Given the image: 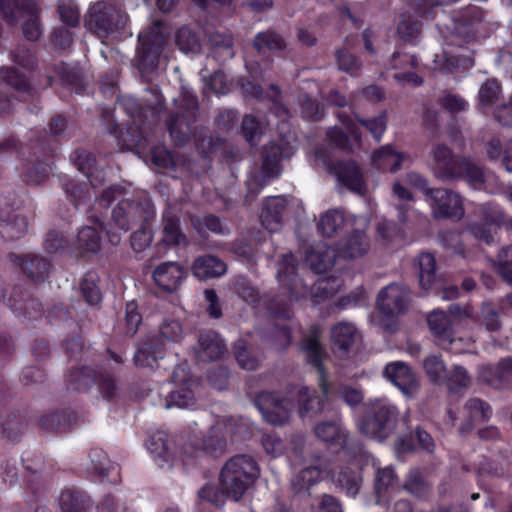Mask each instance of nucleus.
Instances as JSON below:
<instances>
[{
    "label": "nucleus",
    "mask_w": 512,
    "mask_h": 512,
    "mask_svg": "<svg viewBox=\"0 0 512 512\" xmlns=\"http://www.w3.org/2000/svg\"><path fill=\"white\" fill-rule=\"evenodd\" d=\"M180 111L172 113L167 121V129L172 140L177 145H184L193 133V123L196 121L198 101L196 96L184 89L179 99H174Z\"/></svg>",
    "instance_id": "nucleus-10"
},
{
    "label": "nucleus",
    "mask_w": 512,
    "mask_h": 512,
    "mask_svg": "<svg viewBox=\"0 0 512 512\" xmlns=\"http://www.w3.org/2000/svg\"><path fill=\"white\" fill-rule=\"evenodd\" d=\"M410 301V290L402 283L393 282L379 291L376 305L384 316L397 317L407 311Z\"/></svg>",
    "instance_id": "nucleus-16"
},
{
    "label": "nucleus",
    "mask_w": 512,
    "mask_h": 512,
    "mask_svg": "<svg viewBox=\"0 0 512 512\" xmlns=\"http://www.w3.org/2000/svg\"><path fill=\"white\" fill-rule=\"evenodd\" d=\"M427 322L437 344L443 349L455 351L452 347L455 342L453 321L448 314L435 310L428 315Z\"/></svg>",
    "instance_id": "nucleus-24"
},
{
    "label": "nucleus",
    "mask_w": 512,
    "mask_h": 512,
    "mask_svg": "<svg viewBox=\"0 0 512 512\" xmlns=\"http://www.w3.org/2000/svg\"><path fill=\"white\" fill-rule=\"evenodd\" d=\"M339 122L345 126L349 135L340 127L334 126L328 129L326 136L336 147L341 150L348 151L352 148V140L360 144L361 132L359 126L354 121L353 116L345 111H338L335 113Z\"/></svg>",
    "instance_id": "nucleus-19"
},
{
    "label": "nucleus",
    "mask_w": 512,
    "mask_h": 512,
    "mask_svg": "<svg viewBox=\"0 0 512 512\" xmlns=\"http://www.w3.org/2000/svg\"><path fill=\"white\" fill-rule=\"evenodd\" d=\"M153 280L166 292L178 290L186 277V272L177 262L168 261L158 265L153 271Z\"/></svg>",
    "instance_id": "nucleus-23"
},
{
    "label": "nucleus",
    "mask_w": 512,
    "mask_h": 512,
    "mask_svg": "<svg viewBox=\"0 0 512 512\" xmlns=\"http://www.w3.org/2000/svg\"><path fill=\"white\" fill-rule=\"evenodd\" d=\"M183 337V328L178 320H165L158 334L150 335L137 348L134 354L136 366L154 368L166 349V341L179 342Z\"/></svg>",
    "instance_id": "nucleus-7"
},
{
    "label": "nucleus",
    "mask_w": 512,
    "mask_h": 512,
    "mask_svg": "<svg viewBox=\"0 0 512 512\" xmlns=\"http://www.w3.org/2000/svg\"><path fill=\"white\" fill-rule=\"evenodd\" d=\"M296 151V146L289 139H281L279 143L272 142L264 146L262 151L261 171L267 177L275 178L280 174V161L290 158Z\"/></svg>",
    "instance_id": "nucleus-20"
},
{
    "label": "nucleus",
    "mask_w": 512,
    "mask_h": 512,
    "mask_svg": "<svg viewBox=\"0 0 512 512\" xmlns=\"http://www.w3.org/2000/svg\"><path fill=\"white\" fill-rule=\"evenodd\" d=\"M397 33L405 42L416 44L421 34V23L411 15L402 14Z\"/></svg>",
    "instance_id": "nucleus-55"
},
{
    "label": "nucleus",
    "mask_w": 512,
    "mask_h": 512,
    "mask_svg": "<svg viewBox=\"0 0 512 512\" xmlns=\"http://www.w3.org/2000/svg\"><path fill=\"white\" fill-rule=\"evenodd\" d=\"M314 433L318 439L329 443L336 450H346L353 456L362 452L361 442L349 437L347 430L338 418L318 423L314 428Z\"/></svg>",
    "instance_id": "nucleus-14"
},
{
    "label": "nucleus",
    "mask_w": 512,
    "mask_h": 512,
    "mask_svg": "<svg viewBox=\"0 0 512 512\" xmlns=\"http://www.w3.org/2000/svg\"><path fill=\"white\" fill-rule=\"evenodd\" d=\"M187 243V238L180 227L178 214L171 207H167L162 215V238L159 246H185Z\"/></svg>",
    "instance_id": "nucleus-27"
},
{
    "label": "nucleus",
    "mask_w": 512,
    "mask_h": 512,
    "mask_svg": "<svg viewBox=\"0 0 512 512\" xmlns=\"http://www.w3.org/2000/svg\"><path fill=\"white\" fill-rule=\"evenodd\" d=\"M24 480L31 489L33 484L49 473L46 461L41 454H27L22 457Z\"/></svg>",
    "instance_id": "nucleus-44"
},
{
    "label": "nucleus",
    "mask_w": 512,
    "mask_h": 512,
    "mask_svg": "<svg viewBox=\"0 0 512 512\" xmlns=\"http://www.w3.org/2000/svg\"><path fill=\"white\" fill-rule=\"evenodd\" d=\"M345 222L344 215L341 211L333 209L325 212L319 222L318 231L323 235L330 237L340 229Z\"/></svg>",
    "instance_id": "nucleus-58"
},
{
    "label": "nucleus",
    "mask_w": 512,
    "mask_h": 512,
    "mask_svg": "<svg viewBox=\"0 0 512 512\" xmlns=\"http://www.w3.org/2000/svg\"><path fill=\"white\" fill-rule=\"evenodd\" d=\"M262 171L251 173L246 180L247 193L245 195V203L250 205L261 192V190L269 183V179Z\"/></svg>",
    "instance_id": "nucleus-63"
},
{
    "label": "nucleus",
    "mask_w": 512,
    "mask_h": 512,
    "mask_svg": "<svg viewBox=\"0 0 512 512\" xmlns=\"http://www.w3.org/2000/svg\"><path fill=\"white\" fill-rule=\"evenodd\" d=\"M167 33L161 22H155L138 35L137 67L143 77H148L157 68Z\"/></svg>",
    "instance_id": "nucleus-9"
},
{
    "label": "nucleus",
    "mask_w": 512,
    "mask_h": 512,
    "mask_svg": "<svg viewBox=\"0 0 512 512\" xmlns=\"http://www.w3.org/2000/svg\"><path fill=\"white\" fill-rule=\"evenodd\" d=\"M29 149V157L21 167V176L28 185H39L49 176V159L55 151L54 141L44 131H33Z\"/></svg>",
    "instance_id": "nucleus-6"
},
{
    "label": "nucleus",
    "mask_w": 512,
    "mask_h": 512,
    "mask_svg": "<svg viewBox=\"0 0 512 512\" xmlns=\"http://www.w3.org/2000/svg\"><path fill=\"white\" fill-rule=\"evenodd\" d=\"M254 403L265 421L272 425H283L290 417L294 402L278 393L262 391L255 397Z\"/></svg>",
    "instance_id": "nucleus-15"
},
{
    "label": "nucleus",
    "mask_w": 512,
    "mask_h": 512,
    "mask_svg": "<svg viewBox=\"0 0 512 512\" xmlns=\"http://www.w3.org/2000/svg\"><path fill=\"white\" fill-rule=\"evenodd\" d=\"M277 279L289 293V300L277 296L270 301L268 309L275 317L288 320L293 315L291 302L306 298L310 292L309 285L298 274L297 261L292 253L282 255L277 264Z\"/></svg>",
    "instance_id": "nucleus-2"
},
{
    "label": "nucleus",
    "mask_w": 512,
    "mask_h": 512,
    "mask_svg": "<svg viewBox=\"0 0 512 512\" xmlns=\"http://www.w3.org/2000/svg\"><path fill=\"white\" fill-rule=\"evenodd\" d=\"M336 253L333 249L319 243L305 253L306 263L318 274L325 273L335 264Z\"/></svg>",
    "instance_id": "nucleus-35"
},
{
    "label": "nucleus",
    "mask_w": 512,
    "mask_h": 512,
    "mask_svg": "<svg viewBox=\"0 0 512 512\" xmlns=\"http://www.w3.org/2000/svg\"><path fill=\"white\" fill-rule=\"evenodd\" d=\"M20 264L27 276L35 281L44 280L50 268L48 260L36 254H27Z\"/></svg>",
    "instance_id": "nucleus-47"
},
{
    "label": "nucleus",
    "mask_w": 512,
    "mask_h": 512,
    "mask_svg": "<svg viewBox=\"0 0 512 512\" xmlns=\"http://www.w3.org/2000/svg\"><path fill=\"white\" fill-rule=\"evenodd\" d=\"M154 216L155 207L150 199L144 198L141 201H134L124 198L113 209L112 222L121 231L126 233L134 225L149 223Z\"/></svg>",
    "instance_id": "nucleus-12"
},
{
    "label": "nucleus",
    "mask_w": 512,
    "mask_h": 512,
    "mask_svg": "<svg viewBox=\"0 0 512 512\" xmlns=\"http://www.w3.org/2000/svg\"><path fill=\"white\" fill-rule=\"evenodd\" d=\"M120 106L132 118L134 126L144 134V109L133 97H124Z\"/></svg>",
    "instance_id": "nucleus-64"
},
{
    "label": "nucleus",
    "mask_w": 512,
    "mask_h": 512,
    "mask_svg": "<svg viewBox=\"0 0 512 512\" xmlns=\"http://www.w3.org/2000/svg\"><path fill=\"white\" fill-rule=\"evenodd\" d=\"M226 270V264L214 255L199 256L192 265L193 275L199 280L221 277Z\"/></svg>",
    "instance_id": "nucleus-34"
},
{
    "label": "nucleus",
    "mask_w": 512,
    "mask_h": 512,
    "mask_svg": "<svg viewBox=\"0 0 512 512\" xmlns=\"http://www.w3.org/2000/svg\"><path fill=\"white\" fill-rule=\"evenodd\" d=\"M196 358L207 362L220 359L227 352L224 339L213 330H202L198 335V343L194 347Z\"/></svg>",
    "instance_id": "nucleus-22"
},
{
    "label": "nucleus",
    "mask_w": 512,
    "mask_h": 512,
    "mask_svg": "<svg viewBox=\"0 0 512 512\" xmlns=\"http://www.w3.org/2000/svg\"><path fill=\"white\" fill-rule=\"evenodd\" d=\"M370 241L363 229H355L338 245V254L342 258H356L367 253Z\"/></svg>",
    "instance_id": "nucleus-33"
},
{
    "label": "nucleus",
    "mask_w": 512,
    "mask_h": 512,
    "mask_svg": "<svg viewBox=\"0 0 512 512\" xmlns=\"http://www.w3.org/2000/svg\"><path fill=\"white\" fill-rule=\"evenodd\" d=\"M0 203V236L7 241L20 239L27 231L25 216L14 209H6Z\"/></svg>",
    "instance_id": "nucleus-25"
},
{
    "label": "nucleus",
    "mask_w": 512,
    "mask_h": 512,
    "mask_svg": "<svg viewBox=\"0 0 512 512\" xmlns=\"http://www.w3.org/2000/svg\"><path fill=\"white\" fill-rule=\"evenodd\" d=\"M435 218H452L459 220L464 215L461 196L449 189L437 188L429 191L427 198Z\"/></svg>",
    "instance_id": "nucleus-18"
},
{
    "label": "nucleus",
    "mask_w": 512,
    "mask_h": 512,
    "mask_svg": "<svg viewBox=\"0 0 512 512\" xmlns=\"http://www.w3.org/2000/svg\"><path fill=\"white\" fill-rule=\"evenodd\" d=\"M430 155L432 172L437 179L444 182L459 179V167L465 156L455 154L443 143L434 144Z\"/></svg>",
    "instance_id": "nucleus-17"
},
{
    "label": "nucleus",
    "mask_w": 512,
    "mask_h": 512,
    "mask_svg": "<svg viewBox=\"0 0 512 512\" xmlns=\"http://www.w3.org/2000/svg\"><path fill=\"white\" fill-rule=\"evenodd\" d=\"M350 114L353 116V119L357 125L360 124L363 126L377 142L381 140L387 127V117L385 111L380 113L378 116L369 119L361 118L354 112Z\"/></svg>",
    "instance_id": "nucleus-57"
},
{
    "label": "nucleus",
    "mask_w": 512,
    "mask_h": 512,
    "mask_svg": "<svg viewBox=\"0 0 512 512\" xmlns=\"http://www.w3.org/2000/svg\"><path fill=\"white\" fill-rule=\"evenodd\" d=\"M59 506L61 512H88L91 501L83 491L66 489L59 497Z\"/></svg>",
    "instance_id": "nucleus-43"
},
{
    "label": "nucleus",
    "mask_w": 512,
    "mask_h": 512,
    "mask_svg": "<svg viewBox=\"0 0 512 512\" xmlns=\"http://www.w3.org/2000/svg\"><path fill=\"white\" fill-rule=\"evenodd\" d=\"M406 160H409L408 156L395 152L390 145L381 147L372 156L373 165L377 169L388 170L392 173L397 172Z\"/></svg>",
    "instance_id": "nucleus-41"
},
{
    "label": "nucleus",
    "mask_w": 512,
    "mask_h": 512,
    "mask_svg": "<svg viewBox=\"0 0 512 512\" xmlns=\"http://www.w3.org/2000/svg\"><path fill=\"white\" fill-rule=\"evenodd\" d=\"M423 369L433 384H443L447 378V367L441 355L427 356L423 361Z\"/></svg>",
    "instance_id": "nucleus-51"
},
{
    "label": "nucleus",
    "mask_w": 512,
    "mask_h": 512,
    "mask_svg": "<svg viewBox=\"0 0 512 512\" xmlns=\"http://www.w3.org/2000/svg\"><path fill=\"white\" fill-rule=\"evenodd\" d=\"M74 166L89 179L92 187H98L104 180V171L95 167V157L85 149H77L70 156Z\"/></svg>",
    "instance_id": "nucleus-32"
},
{
    "label": "nucleus",
    "mask_w": 512,
    "mask_h": 512,
    "mask_svg": "<svg viewBox=\"0 0 512 512\" xmlns=\"http://www.w3.org/2000/svg\"><path fill=\"white\" fill-rule=\"evenodd\" d=\"M100 369L92 367L76 368L70 371L68 383L78 391H87L98 379Z\"/></svg>",
    "instance_id": "nucleus-48"
},
{
    "label": "nucleus",
    "mask_w": 512,
    "mask_h": 512,
    "mask_svg": "<svg viewBox=\"0 0 512 512\" xmlns=\"http://www.w3.org/2000/svg\"><path fill=\"white\" fill-rule=\"evenodd\" d=\"M396 482V475L393 469L386 467L378 469L375 474V493L377 496L376 503L379 505H385L388 500L385 498V494L394 487Z\"/></svg>",
    "instance_id": "nucleus-53"
},
{
    "label": "nucleus",
    "mask_w": 512,
    "mask_h": 512,
    "mask_svg": "<svg viewBox=\"0 0 512 512\" xmlns=\"http://www.w3.org/2000/svg\"><path fill=\"white\" fill-rule=\"evenodd\" d=\"M258 476V465L251 456L235 455L226 461L220 471V488L228 498L239 501Z\"/></svg>",
    "instance_id": "nucleus-4"
},
{
    "label": "nucleus",
    "mask_w": 512,
    "mask_h": 512,
    "mask_svg": "<svg viewBox=\"0 0 512 512\" xmlns=\"http://www.w3.org/2000/svg\"><path fill=\"white\" fill-rule=\"evenodd\" d=\"M101 249V238L96 228L91 226L83 227L77 236L75 250L81 256L97 254Z\"/></svg>",
    "instance_id": "nucleus-45"
},
{
    "label": "nucleus",
    "mask_w": 512,
    "mask_h": 512,
    "mask_svg": "<svg viewBox=\"0 0 512 512\" xmlns=\"http://www.w3.org/2000/svg\"><path fill=\"white\" fill-rule=\"evenodd\" d=\"M323 468L322 456L320 454H314L311 463L293 477L291 487L294 493L301 494L308 492L310 487L321 479Z\"/></svg>",
    "instance_id": "nucleus-29"
},
{
    "label": "nucleus",
    "mask_w": 512,
    "mask_h": 512,
    "mask_svg": "<svg viewBox=\"0 0 512 512\" xmlns=\"http://www.w3.org/2000/svg\"><path fill=\"white\" fill-rule=\"evenodd\" d=\"M90 465L88 471L98 477L100 481L109 480L118 482V466L111 462L107 453L101 448H92L89 452Z\"/></svg>",
    "instance_id": "nucleus-28"
},
{
    "label": "nucleus",
    "mask_w": 512,
    "mask_h": 512,
    "mask_svg": "<svg viewBox=\"0 0 512 512\" xmlns=\"http://www.w3.org/2000/svg\"><path fill=\"white\" fill-rule=\"evenodd\" d=\"M99 277L96 272L85 274L81 282V292L89 305H97L101 300V292L98 287Z\"/></svg>",
    "instance_id": "nucleus-60"
},
{
    "label": "nucleus",
    "mask_w": 512,
    "mask_h": 512,
    "mask_svg": "<svg viewBox=\"0 0 512 512\" xmlns=\"http://www.w3.org/2000/svg\"><path fill=\"white\" fill-rule=\"evenodd\" d=\"M400 412L388 398L369 399L358 427L361 433L378 442L391 437L398 425Z\"/></svg>",
    "instance_id": "nucleus-3"
},
{
    "label": "nucleus",
    "mask_w": 512,
    "mask_h": 512,
    "mask_svg": "<svg viewBox=\"0 0 512 512\" xmlns=\"http://www.w3.org/2000/svg\"><path fill=\"white\" fill-rule=\"evenodd\" d=\"M459 170V179H464L473 189L480 190L483 188L485 171L481 165L465 156Z\"/></svg>",
    "instance_id": "nucleus-46"
},
{
    "label": "nucleus",
    "mask_w": 512,
    "mask_h": 512,
    "mask_svg": "<svg viewBox=\"0 0 512 512\" xmlns=\"http://www.w3.org/2000/svg\"><path fill=\"white\" fill-rule=\"evenodd\" d=\"M172 381L177 388L171 391L166 400L165 408H192L196 404L198 382L189 375L186 365H178L172 374Z\"/></svg>",
    "instance_id": "nucleus-13"
},
{
    "label": "nucleus",
    "mask_w": 512,
    "mask_h": 512,
    "mask_svg": "<svg viewBox=\"0 0 512 512\" xmlns=\"http://www.w3.org/2000/svg\"><path fill=\"white\" fill-rule=\"evenodd\" d=\"M85 25L100 39H114L128 34V15L116 5L99 1L90 6Z\"/></svg>",
    "instance_id": "nucleus-5"
},
{
    "label": "nucleus",
    "mask_w": 512,
    "mask_h": 512,
    "mask_svg": "<svg viewBox=\"0 0 512 512\" xmlns=\"http://www.w3.org/2000/svg\"><path fill=\"white\" fill-rule=\"evenodd\" d=\"M334 484L346 495L355 497L362 486V475L358 468L341 467L332 475Z\"/></svg>",
    "instance_id": "nucleus-37"
},
{
    "label": "nucleus",
    "mask_w": 512,
    "mask_h": 512,
    "mask_svg": "<svg viewBox=\"0 0 512 512\" xmlns=\"http://www.w3.org/2000/svg\"><path fill=\"white\" fill-rule=\"evenodd\" d=\"M501 95L500 82L493 78L485 81L479 88V105L484 108L493 105Z\"/></svg>",
    "instance_id": "nucleus-62"
},
{
    "label": "nucleus",
    "mask_w": 512,
    "mask_h": 512,
    "mask_svg": "<svg viewBox=\"0 0 512 512\" xmlns=\"http://www.w3.org/2000/svg\"><path fill=\"white\" fill-rule=\"evenodd\" d=\"M0 80L5 82L8 86L12 87L19 93L30 94L31 92V86L26 74L23 72H18L13 67H1Z\"/></svg>",
    "instance_id": "nucleus-54"
},
{
    "label": "nucleus",
    "mask_w": 512,
    "mask_h": 512,
    "mask_svg": "<svg viewBox=\"0 0 512 512\" xmlns=\"http://www.w3.org/2000/svg\"><path fill=\"white\" fill-rule=\"evenodd\" d=\"M54 75L47 76V86H51L54 79L58 78L62 85L70 88L76 93L85 90L86 82L81 69L78 66H70L64 63L53 65Z\"/></svg>",
    "instance_id": "nucleus-30"
},
{
    "label": "nucleus",
    "mask_w": 512,
    "mask_h": 512,
    "mask_svg": "<svg viewBox=\"0 0 512 512\" xmlns=\"http://www.w3.org/2000/svg\"><path fill=\"white\" fill-rule=\"evenodd\" d=\"M338 181L353 192L361 194L364 189L363 174L354 161H338L331 165Z\"/></svg>",
    "instance_id": "nucleus-31"
},
{
    "label": "nucleus",
    "mask_w": 512,
    "mask_h": 512,
    "mask_svg": "<svg viewBox=\"0 0 512 512\" xmlns=\"http://www.w3.org/2000/svg\"><path fill=\"white\" fill-rule=\"evenodd\" d=\"M246 434L247 429L243 424H238L232 420L218 422L204 436L202 448L195 449L192 445H186L183 454L186 458L199 457L205 452L214 455L222 454L228 445V441L236 443L242 440Z\"/></svg>",
    "instance_id": "nucleus-8"
},
{
    "label": "nucleus",
    "mask_w": 512,
    "mask_h": 512,
    "mask_svg": "<svg viewBox=\"0 0 512 512\" xmlns=\"http://www.w3.org/2000/svg\"><path fill=\"white\" fill-rule=\"evenodd\" d=\"M75 415L68 410L47 413L39 419V427L50 432H66L75 422Z\"/></svg>",
    "instance_id": "nucleus-42"
},
{
    "label": "nucleus",
    "mask_w": 512,
    "mask_h": 512,
    "mask_svg": "<svg viewBox=\"0 0 512 512\" xmlns=\"http://www.w3.org/2000/svg\"><path fill=\"white\" fill-rule=\"evenodd\" d=\"M464 409L467 412L468 420L459 428V431L462 434L468 433L472 430V421H488L492 416V408L490 405L479 398L469 399L465 403Z\"/></svg>",
    "instance_id": "nucleus-40"
},
{
    "label": "nucleus",
    "mask_w": 512,
    "mask_h": 512,
    "mask_svg": "<svg viewBox=\"0 0 512 512\" xmlns=\"http://www.w3.org/2000/svg\"><path fill=\"white\" fill-rule=\"evenodd\" d=\"M482 20V12L476 6L466 7L453 16V33L470 37L474 34L472 27Z\"/></svg>",
    "instance_id": "nucleus-39"
},
{
    "label": "nucleus",
    "mask_w": 512,
    "mask_h": 512,
    "mask_svg": "<svg viewBox=\"0 0 512 512\" xmlns=\"http://www.w3.org/2000/svg\"><path fill=\"white\" fill-rule=\"evenodd\" d=\"M383 375L408 397H413L419 390V382L415 373L404 362L396 361L387 364Z\"/></svg>",
    "instance_id": "nucleus-21"
},
{
    "label": "nucleus",
    "mask_w": 512,
    "mask_h": 512,
    "mask_svg": "<svg viewBox=\"0 0 512 512\" xmlns=\"http://www.w3.org/2000/svg\"><path fill=\"white\" fill-rule=\"evenodd\" d=\"M321 333L322 330L319 325H312L301 343V348L307 362L317 370L319 386L323 394V397H319L315 391L310 390L308 387H294V391H291L290 394H295L301 417L321 412L324 407V398H328L329 395V385L322 364L326 352L320 342Z\"/></svg>",
    "instance_id": "nucleus-1"
},
{
    "label": "nucleus",
    "mask_w": 512,
    "mask_h": 512,
    "mask_svg": "<svg viewBox=\"0 0 512 512\" xmlns=\"http://www.w3.org/2000/svg\"><path fill=\"white\" fill-rule=\"evenodd\" d=\"M146 445L160 467L170 462L172 457L167 437L164 433L158 432L152 435Z\"/></svg>",
    "instance_id": "nucleus-52"
},
{
    "label": "nucleus",
    "mask_w": 512,
    "mask_h": 512,
    "mask_svg": "<svg viewBox=\"0 0 512 512\" xmlns=\"http://www.w3.org/2000/svg\"><path fill=\"white\" fill-rule=\"evenodd\" d=\"M359 338L353 323L342 321L331 328V340L334 347L341 353L349 352Z\"/></svg>",
    "instance_id": "nucleus-36"
},
{
    "label": "nucleus",
    "mask_w": 512,
    "mask_h": 512,
    "mask_svg": "<svg viewBox=\"0 0 512 512\" xmlns=\"http://www.w3.org/2000/svg\"><path fill=\"white\" fill-rule=\"evenodd\" d=\"M26 425L18 411H0V436L10 441H16L21 437Z\"/></svg>",
    "instance_id": "nucleus-38"
},
{
    "label": "nucleus",
    "mask_w": 512,
    "mask_h": 512,
    "mask_svg": "<svg viewBox=\"0 0 512 512\" xmlns=\"http://www.w3.org/2000/svg\"><path fill=\"white\" fill-rule=\"evenodd\" d=\"M101 396L112 400L119 396L120 387L115 377L108 371L100 369L96 383Z\"/></svg>",
    "instance_id": "nucleus-61"
},
{
    "label": "nucleus",
    "mask_w": 512,
    "mask_h": 512,
    "mask_svg": "<svg viewBox=\"0 0 512 512\" xmlns=\"http://www.w3.org/2000/svg\"><path fill=\"white\" fill-rule=\"evenodd\" d=\"M419 284L423 290L432 289L435 282V258L431 253H421L417 260Z\"/></svg>",
    "instance_id": "nucleus-49"
},
{
    "label": "nucleus",
    "mask_w": 512,
    "mask_h": 512,
    "mask_svg": "<svg viewBox=\"0 0 512 512\" xmlns=\"http://www.w3.org/2000/svg\"><path fill=\"white\" fill-rule=\"evenodd\" d=\"M287 208V200L283 196L267 197L262 204L260 221L270 232H277L283 224V213Z\"/></svg>",
    "instance_id": "nucleus-26"
},
{
    "label": "nucleus",
    "mask_w": 512,
    "mask_h": 512,
    "mask_svg": "<svg viewBox=\"0 0 512 512\" xmlns=\"http://www.w3.org/2000/svg\"><path fill=\"white\" fill-rule=\"evenodd\" d=\"M0 13L10 24L27 17L23 23V34L29 41H37L42 35L38 18V7L34 0H0Z\"/></svg>",
    "instance_id": "nucleus-11"
},
{
    "label": "nucleus",
    "mask_w": 512,
    "mask_h": 512,
    "mask_svg": "<svg viewBox=\"0 0 512 512\" xmlns=\"http://www.w3.org/2000/svg\"><path fill=\"white\" fill-rule=\"evenodd\" d=\"M253 47L263 53L269 51H281L286 48V42L283 37L274 30L259 32L253 41Z\"/></svg>",
    "instance_id": "nucleus-50"
},
{
    "label": "nucleus",
    "mask_w": 512,
    "mask_h": 512,
    "mask_svg": "<svg viewBox=\"0 0 512 512\" xmlns=\"http://www.w3.org/2000/svg\"><path fill=\"white\" fill-rule=\"evenodd\" d=\"M8 305L14 313L23 315L29 319L37 318L42 311L41 303L34 298H27L25 300L9 298Z\"/></svg>",
    "instance_id": "nucleus-59"
},
{
    "label": "nucleus",
    "mask_w": 512,
    "mask_h": 512,
    "mask_svg": "<svg viewBox=\"0 0 512 512\" xmlns=\"http://www.w3.org/2000/svg\"><path fill=\"white\" fill-rule=\"evenodd\" d=\"M61 184L68 199L73 203L76 209L87 204L90 199V195L87 191V184H79L74 180L66 178L61 180Z\"/></svg>",
    "instance_id": "nucleus-56"
}]
</instances>
